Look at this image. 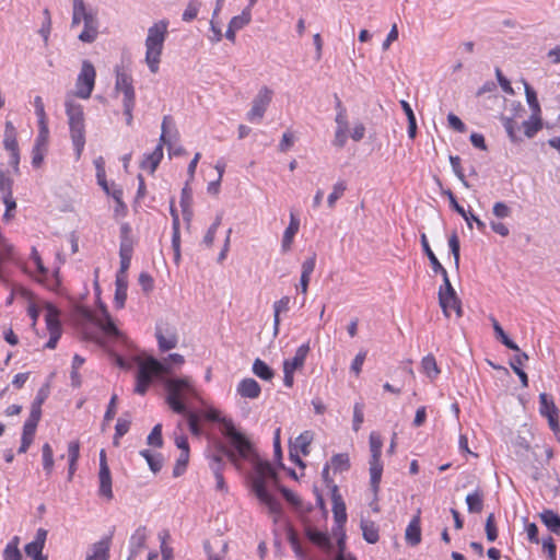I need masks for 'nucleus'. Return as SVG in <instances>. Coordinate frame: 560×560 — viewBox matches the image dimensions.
I'll return each instance as SVG.
<instances>
[{"label":"nucleus","mask_w":560,"mask_h":560,"mask_svg":"<svg viewBox=\"0 0 560 560\" xmlns=\"http://www.w3.org/2000/svg\"><path fill=\"white\" fill-rule=\"evenodd\" d=\"M164 387L167 392L166 402L170 408L187 418L189 430L194 435L201 434L199 417L197 413L188 411L184 401L188 396L197 397L191 380L189 377L167 378L164 381Z\"/></svg>","instance_id":"f257e3e1"},{"label":"nucleus","mask_w":560,"mask_h":560,"mask_svg":"<svg viewBox=\"0 0 560 560\" xmlns=\"http://www.w3.org/2000/svg\"><path fill=\"white\" fill-rule=\"evenodd\" d=\"M184 357L178 353L170 354L164 362L153 357H148L144 360L138 358L137 384L135 387V393L144 395L153 378H159L164 383V381L168 378L167 375L172 373L170 362L180 365L184 363Z\"/></svg>","instance_id":"f03ea898"},{"label":"nucleus","mask_w":560,"mask_h":560,"mask_svg":"<svg viewBox=\"0 0 560 560\" xmlns=\"http://www.w3.org/2000/svg\"><path fill=\"white\" fill-rule=\"evenodd\" d=\"M257 476L253 479V490L261 503H264L269 512L279 516L281 514V504L267 490V480L277 481L278 474L268 462H259L256 465Z\"/></svg>","instance_id":"7ed1b4c3"},{"label":"nucleus","mask_w":560,"mask_h":560,"mask_svg":"<svg viewBox=\"0 0 560 560\" xmlns=\"http://www.w3.org/2000/svg\"><path fill=\"white\" fill-rule=\"evenodd\" d=\"M66 115L70 129V137L75 150L77 159H80L85 145V124L83 106L74 101L72 94H67L65 100Z\"/></svg>","instance_id":"20e7f679"},{"label":"nucleus","mask_w":560,"mask_h":560,"mask_svg":"<svg viewBox=\"0 0 560 560\" xmlns=\"http://www.w3.org/2000/svg\"><path fill=\"white\" fill-rule=\"evenodd\" d=\"M167 26L168 22L162 20L154 23L148 30V36L145 38V63L152 73L159 71L164 42L167 36Z\"/></svg>","instance_id":"39448f33"},{"label":"nucleus","mask_w":560,"mask_h":560,"mask_svg":"<svg viewBox=\"0 0 560 560\" xmlns=\"http://www.w3.org/2000/svg\"><path fill=\"white\" fill-rule=\"evenodd\" d=\"M383 441L380 434L372 432L370 434V451H371V459H370V486L374 494L376 495L380 489V482L383 472V465L381 463Z\"/></svg>","instance_id":"423d86ee"},{"label":"nucleus","mask_w":560,"mask_h":560,"mask_svg":"<svg viewBox=\"0 0 560 560\" xmlns=\"http://www.w3.org/2000/svg\"><path fill=\"white\" fill-rule=\"evenodd\" d=\"M95 77L96 72L94 66L90 61L84 60L75 82V91L71 93L73 97L77 96L79 98L88 100L93 92Z\"/></svg>","instance_id":"0eeeda50"},{"label":"nucleus","mask_w":560,"mask_h":560,"mask_svg":"<svg viewBox=\"0 0 560 560\" xmlns=\"http://www.w3.org/2000/svg\"><path fill=\"white\" fill-rule=\"evenodd\" d=\"M223 435L230 440L233 447L237 451L238 455L246 458L250 452L252 445L247 438L238 432L231 419L222 420Z\"/></svg>","instance_id":"6e6552de"},{"label":"nucleus","mask_w":560,"mask_h":560,"mask_svg":"<svg viewBox=\"0 0 560 560\" xmlns=\"http://www.w3.org/2000/svg\"><path fill=\"white\" fill-rule=\"evenodd\" d=\"M272 90L268 86H262L257 95L254 97L252 103V108L247 113V119L252 122H260L264 118V115L271 103L272 100Z\"/></svg>","instance_id":"1a4fd4ad"},{"label":"nucleus","mask_w":560,"mask_h":560,"mask_svg":"<svg viewBox=\"0 0 560 560\" xmlns=\"http://www.w3.org/2000/svg\"><path fill=\"white\" fill-rule=\"evenodd\" d=\"M155 337L159 349L163 352L176 348L178 343V332L174 325L168 323H158L155 326Z\"/></svg>","instance_id":"9d476101"},{"label":"nucleus","mask_w":560,"mask_h":560,"mask_svg":"<svg viewBox=\"0 0 560 560\" xmlns=\"http://www.w3.org/2000/svg\"><path fill=\"white\" fill-rule=\"evenodd\" d=\"M441 275L443 277V285H441L439 289V304L443 311V314L448 317L451 304L458 301L459 298L457 296V293L450 281L447 271Z\"/></svg>","instance_id":"9b49d317"},{"label":"nucleus","mask_w":560,"mask_h":560,"mask_svg":"<svg viewBox=\"0 0 560 560\" xmlns=\"http://www.w3.org/2000/svg\"><path fill=\"white\" fill-rule=\"evenodd\" d=\"M84 30L79 34V39L83 43H93L98 35V19L94 10L84 8L83 13Z\"/></svg>","instance_id":"f8f14e48"},{"label":"nucleus","mask_w":560,"mask_h":560,"mask_svg":"<svg viewBox=\"0 0 560 560\" xmlns=\"http://www.w3.org/2000/svg\"><path fill=\"white\" fill-rule=\"evenodd\" d=\"M45 320L49 331V339L46 342L45 348L55 349L61 336V326L58 319V312L55 307L48 306Z\"/></svg>","instance_id":"ddd939ff"},{"label":"nucleus","mask_w":560,"mask_h":560,"mask_svg":"<svg viewBox=\"0 0 560 560\" xmlns=\"http://www.w3.org/2000/svg\"><path fill=\"white\" fill-rule=\"evenodd\" d=\"M116 81H115V92H121L124 95L122 102H131L136 101V94L133 89V80L132 77L121 71L119 67H116Z\"/></svg>","instance_id":"4468645a"},{"label":"nucleus","mask_w":560,"mask_h":560,"mask_svg":"<svg viewBox=\"0 0 560 560\" xmlns=\"http://www.w3.org/2000/svg\"><path fill=\"white\" fill-rule=\"evenodd\" d=\"M47 534L48 532L44 528L37 529L35 539L28 542L24 548L27 557L32 558L33 560H47V557L43 555Z\"/></svg>","instance_id":"2eb2a0df"},{"label":"nucleus","mask_w":560,"mask_h":560,"mask_svg":"<svg viewBox=\"0 0 560 560\" xmlns=\"http://www.w3.org/2000/svg\"><path fill=\"white\" fill-rule=\"evenodd\" d=\"M331 501L335 522L338 526L342 527L347 522L346 503L339 493L337 485L332 486Z\"/></svg>","instance_id":"dca6fc26"},{"label":"nucleus","mask_w":560,"mask_h":560,"mask_svg":"<svg viewBox=\"0 0 560 560\" xmlns=\"http://www.w3.org/2000/svg\"><path fill=\"white\" fill-rule=\"evenodd\" d=\"M304 534L312 544L316 545L317 547L322 548L327 552L331 551L332 542L326 533L320 532L312 527L311 525H305Z\"/></svg>","instance_id":"f3484780"},{"label":"nucleus","mask_w":560,"mask_h":560,"mask_svg":"<svg viewBox=\"0 0 560 560\" xmlns=\"http://www.w3.org/2000/svg\"><path fill=\"white\" fill-rule=\"evenodd\" d=\"M147 528L139 526L130 537V552L127 560H135L145 547Z\"/></svg>","instance_id":"a211bd4d"},{"label":"nucleus","mask_w":560,"mask_h":560,"mask_svg":"<svg viewBox=\"0 0 560 560\" xmlns=\"http://www.w3.org/2000/svg\"><path fill=\"white\" fill-rule=\"evenodd\" d=\"M110 537H105L92 545L91 553L85 560H108L109 559Z\"/></svg>","instance_id":"6ab92c4d"},{"label":"nucleus","mask_w":560,"mask_h":560,"mask_svg":"<svg viewBox=\"0 0 560 560\" xmlns=\"http://www.w3.org/2000/svg\"><path fill=\"white\" fill-rule=\"evenodd\" d=\"M260 385L254 378H244L237 386V393L244 398L255 399L260 395Z\"/></svg>","instance_id":"aec40b11"},{"label":"nucleus","mask_w":560,"mask_h":560,"mask_svg":"<svg viewBox=\"0 0 560 560\" xmlns=\"http://www.w3.org/2000/svg\"><path fill=\"white\" fill-rule=\"evenodd\" d=\"M406 541L410 546H417L421 541L420 516L416 515L408 524L405 533Z\"/></svg>","instance_id":"412c9836"},{"label":"nucleus","mask_w":560,"mask_h":560,"mask_svg":"<svg viewBox=\"0 0 560 560\" xmlns=\"http://www.w3.org/2000/svg\"><path fill=\"white\" fill-rule=\"evenodd\" d=\"M163 158L162 143H159L152 153L147 154L142 160L140 166L143 170H149L151 174H153L159 166L161 160Z\"/></svg>","instance_id":"4be33fe9"},{"label":"nucleus","mask_w":560,"mask_h":560,"mask_svg":"<svg viewBox=\"0 0 560 560\" xmlns=\"http://www.w3.org/2000/svg\"><path fill=\"white\" fill-rule=\"evenodd\" d=\"M300 228V221L291 213L289 226L285 229L282 237L281 247L283 252H288L293 243L294 235L298 233Z\"/></svg>","instance_id":"5701e85b"},{"label":"nucleus","mask_w":560,"mask_h":560,"mask_svg":"<svg viewBox=\"0 0 560 560\" xmlns=\"http://www.w3.org/2000/svg\"><path fill=\"white\" fill-rule=\"evenodd\" d=\"M310 352V345L304 343L300 346L295 352V355L291 360H285L283 362L284 368H289L290 370H299L303 368L307 353Z\"/></svg>","instance_id":"b1692460"},{"label":"nucleus","mask_w":560,"mask_h":560,"mask_svg":"<svg viewBox=\"0 0 560 560\" xmlns=\"http://www.w3.org/2000/svg\"><path fill=\"white\" fill-rule=\"evenodd\" d=\"M517 354L514 357L513 361H511V368L514 373L520 377V381L524 387L528 386V377L527 374L522 370V365L525 361L528 360V354L523 351H516Z\"/></svg>","instance_id":"393cba45"},{"label":"nucleus","mask_w":560,"mask_h":560,"mask_svg":"<svg viewBox=\"0 0 560 560\" xmlns=\"http://www.w3.org/2000/svg\"><path fill=\"white\" fill-rule=\"evenodd\" d=\"M544 525L553 534L560 535V516L552 510H544L539 513Z\"/></svg>","instance_id":"a878e982"},{"label":"nucleus","mask_w":560,"mask_h":560,"mask_svg":"<svg viewBox=\"0 0 560 560\" xmlns=\"http://www.w3.org/2000/svg\"><path fill=\"white\" fill-rule=\"evenodd\" d=\"M116 291L114 303L117 308H122L127 300L128 282L126 276H116Z\"/></svg>","instance_id":"bb28decb"},{"label":"nucleus","mask_w":560,"mask_h":560,"mask_svg":"<svg viewBox=\"0 0 560 560\" xmlns=\"http://www.w3.org/2000/svg\"><path fill=\"white\" fill-rule=\"evenodd\" d=\"M489 319L492 324L497 339H499L510 350L520 351L518 346L509 338L499 322L492 315L489 316Z\"/></svg>","instance_id":"cd10ccee"},{"label":"nucleus","mask_w":560,"mask_h":560,"mask_svg":"<svg viewBox=\"0 0 560 560\" xmlns=\"http://www.w3.org/2000/svg\"><path fill=\"white\" fill-rule=\"evenodd\" d=\"M280 492L284 497V499L299 512L301 513H308L312 511V505L308 504L307 506H304L302 500L290 489L285 487H279Z\"/></svg>","instance_id":"c85d7f7f"},{"label":"nucleus","mask_w":560,"mask_h":560,"mask_svg":"<svg viewBox=\"0 0 560 560\" xmlns=\"http://www.w3.org/2000/svg\"><path fill=\"white\" fill-rule=\"evenodd\" d=\"M290 298L283 296L273 303V336L279 334L280 314L289 310Z\"/></svg>","instance_id":"c756f323"},{"label":"nucleus","mask_w":560,"mask_h":560,"mask_svg":"<svg viewBox=\"0 0 560 560\" xmlns=\"http://www.w3.org/2000/svg\"><path fill=\"white\" fill-rule=\"evenodd\" d=\"M98 478H100V494L107 499H112L113 490H112L110 470L105 469V467H103V469H100Z\"/></svg>","instance_id":"7c9ffc66"},{"label":"nucleus","mask_w":560,"mask_h":560,"mask_svg":"<svg viewBox=\"0 0 560 560\" xmlns=\"http://www.w3.org/2000/svg\"><path fill=\"white\" fill-rule=\"evenodd\" d=\"M361 529H362L363 538L366 542L375 544L378 541V538H380L378 527L374 522L368 521V520H362L361 521Z\"/></svg>","instance_id":"2f4dec72"},{"label":"nucleus","mask_w":560,"mask_h":560,"mask_svg":"<svg viewBox=\"0 0 560 560\" xmlns=\"http://www.w3.org/2000/svg\"><path fill=\"white\" fill-rule=\"evenodd\" d=\"M139 454L147 460L149 468L153 474H156L162 469L163 456L160 453L154 454L149 450H141Z\"/></svg>","instance_id":"473e14b6"},{"label":"nucleus","mask_w":560,"mask_h":560,"mask_svg":"<svg viewBox=\"0 0 560 560\" xmlns=\"http://www.w3.org/2000/svg\"><path fill=\"white\" fill-rule=\"evenodd\" d=\"M421 245H422L423 252L425 253V255L428 256V258L430 260V264H431V267H432L433 271L435 273H443V272H445L446 269L441 265V262L436 258L435 254L431 249L425 234L421 235Z\"/></svg>","instance_id":"72a5a7b5"},{"label":"nucleus","mask_w":560,"mask_h":560,"mask_svg":"<svg viewBox=\"0 0 560 560\" xmlns=\"http://www.w3.org/2000/svg\"><path fill=\"white\" fill-rule=\"evenodd\" d=\"M466 503L469 513H480L483 509V493L477 489L466 495Z\"/></svg>","instance_id":"f704fd0d"},{"label":"nucleus","mask_w":560,"mask_h":560,"mask_svg":"<svg viewBox=\"0 0 560 560\" xmlns=\"http://www.w3.org/2000/svg\"><path fill=\"white\" fill-rule=\"evenodd\" d=\"M253 373L264 381H271L275 376L273 370L260 359L254 361Z\"/></svg>","instance_id":"c9c22d12"},{"label":"nucleus","mask_w":560,"mask_h":560,"mask_svg":"<svg viewBox=\"0 0 560 560\" xmlns=\"http://www.w3.org/2000/svg\"><path fill=\"white\" fill-rule=\"evenodd\" d=\"M539 411L541 416L549 418L551 415L559 413V409L556 406L555 401L549 398L546 393H541L539 395Z\"/></svg>","instance_id":"e433bc0d"},{"label":"nucleus","mask_w":560,"mask_h":560,"mask_svg":"<svg viewBox=\"0 0 560 560\" xmlns=\"http://www.w3.org/2000/svg\"><path fill=\"white\" fill-rule=\"evenodd\" d=\"M222 465H223L222 455H214L212 457L211 469L213 470L214 478L217 481L215 488H217V490L225 491L226 486H225L224 478L221 474Z\"/></svg>","instance_id":"4c0bfd02"},{"label":"nucleus","mask_w":560,"mask_h":560,"mask_svg":"<svg viewBox=\"0 0 560 560\" xmlns=\"http://www.w3.org/2000/svg\"><path fill=\"white\" fill-rule=\"evenodd\" d=\"M287 536H288V541H289L292 550L294 551L295 556L300 560H305L307 555L301 545L298 533L293 528L290 527L288 529Z\"/></svg>","instance_id":"58836bf2"},{"label":"nucleus","mask_w":560,"mask_h":560,"mask_svg":"<svg viewBox=\"0 0 560 560\" xmlns=\"http://www.w3.org/2000/svg\"><path fill=\"white\" fill-rule=\"evenodd\" d=\"M522 126L524 128L525 136L527 138H532L542 128V122L539 115L534 116L533 114L530 119L523 121Z\"/></svg>","instance_id":"ea45409f"},{"label":"nucleus","mask_w":560,"mask_h":560,"mask_svg":"<svg viewBox=\"0 0 560 560\" xmlns=\"http://www.w3.org/2000/svg\"><path fill=\"white\" fill-rule=\"evenodd\" d=\"M330 465V467L334 469V471H346L350 468V460H349V456L348 454L346 453H339V454H335L331 458H330V463H328Z\"/></svg>","instance_id":"a19ab883"},{"label":"nucleus","mask_w":560,"mask_h":560,"mask_svg":"<svg viewBox=\"0 0 560 560\" xmlns=\"http://www.w3.org/2000/svg\"><path fill=\"white\" fill-rule=\"evenodd\" d=\"M443 195L447 196L450 200V205L454 211H456L459 215L464 218L468 228L472 229V223H469L468 212L457 202L456 197L452 192L451 189H445L442 191Z\"/></svg>","instance_id":"79ce46f5"},{"label":"nucleus","mask_w":560,"mask_h":560,"mask_svg":"<svg viewBox=\"0 0 560 560\" xmlns=\"http://www.w3.org/2000/svg\"><path fill=\"white\" fill-rule=\"evenodd\" d=\"M130 424H131L130 417H128V418H125V417L118 418L116 427H115V435H114V441H113L115 446L119 445V439L121 436H124L129 431Z\"/></svg>","instance_id":"37998d69"},{"label":"nucleus","mask_w":560,"mask_h":560,"mask_svg":"<svg viewBox=\"0 0 560 560\" xmlns=\"http://www.w3.org/2000/svg\"><path fill=\"white\" fill-rule=\"evenodd\" d=\"M421 366L423 372L430 378L436 377L438 374L440 373L435 358L432 354H429L422 359Z\"/></svg>","instance_id":"c03bdc74"},{"label":"nucleus","mask_w":560,"mask_h":560,"mask_svg":"<svg viewBox=\"0 0 560 560\" xmlns=\"http://www.w3.org/2000/svg\"><path fill=\"white\" fill-rule=\"evenodd\" d=\"M346 189H347V185L343 180H339L334 185L332 191L328 195V198H327V205L329 208L335 207L336 201L342 197Z\"/></svg>","instance_id":"a18cd8bd"},{"label":"nucleus","mask_w":560,"mask_h":560,"mask_svg":"<svg viewBox=\"0 0 560 560\" xmlns=\"http://www.w3.org/2000/svg\"><path fill=\"white\" fill-rule=\"evenodd\" d=\"M43 453V467L47 475H50L54 469V453L52 448L48 443H45L42 447Z\"/></svg>","instance_id":"49530a36"},{"label":"nucleus","mask_w":560,"mask_h":560,"mask_svg":"<svg viewBox=\"0 0 560 560\" xmlns=\"http://www.w3.org/2000/svg\"><path fill=\"white\" fill-rule=\"evenodd\" d=\"M524 85H525V95H526V101L530 107V109L533 110V114L534 116L536 115H539L540 113V106H539V103H538V100H537V94L536 92L534 91V89L527 84L526 82H524Z\"/></svg>","instance_id":"de8ad7c7"},{"label":"nucleus","mask_w":560,"mask_h":560,"mask_svg":"<svg viewBox=\"0 0 560 560\" xmlns=\"http://www.w3.org/2000/svg\"><path fill=\"white\" fill-rule=\"evenodd\" d=\"M250 20V10L249 8H246L240 15L233 16L229 24L232 26V28H236L238 31L247 25Z\"/></svg>","instance_id":"09e8293b"},{"label":"nucleus","mask_w":560,"mask_h":560,"mask_svg":"<svg viewBox=\"0 0 560 560\" xmlns=\"http://www.w3.org/2000/svg\"><path fill=\"white\" fill-rule=\"evenodd\" d=\"M19 538L15 537L13 542L7 545L3 550V559L4 560H23L22 553L18 548Z\"/></svg>","instance_id":"8fccbe9b"},{"label":"nucleus","mask_w":560,"mask_h":560,"mask_svg":"<svg viewBox=\"0 0 560 560\" xmlns=\"http://www.w3.org/2000/svg\"><path fill=\"white\" fill-rule=\"evenodd\" d=\"M50 394V385L49 383H45L37 392L36 397L32 402V408L42 410V405L48 398Z\"/></svg>","instance_id":"3c124183"},{"label":"nucleus","mask_w":560,"mask_h":560,"mask_svg":"<svg viewBox=\"0 0 560 560\" xmlns=\"http://www.w3.org/2000/svg\"><path fill=\"white\" fill-rule=\"evenodd\" d=\"M95 166H96V178H97L98 185L103 188V190L106 194H109V187L106 182L104 161L102 158H98L97 160H95Z\"/></svg>","instance_id":"603ef678"},{"label":"nucleus","mask_w":560,"mask_h":560,"mask_svg":"<svg viewBox=\"0 0 560 560\" xmlns=\"http://www.w3.org/2000/svg\"><path fill=\"white\" fill-rule=\"evenodd\" d=\"M188 462H189V453H187L186 451L180 452L178 458L176 459L175 466L173 468V476L175 478L180 477L185 472Z\"/></svg>","instance_id":"864d4df0"},{"label":"nucleus","mask_w":560,"mask_h":560,"mask_svg":"<svg viewBox=\"0 0 560 560\" xmlns=\"http://www.w3.org/2000/svg\"><path fill=\"white\" fill-rule=\"evenodd\" d=\"M448 246L451 249V253L454 257V265L455 268H459V252H460V244L459 238L456 232H453L452 235L448 238Z\"/></svg>","instance_id":"5fc2aeb1"},{"label":"nucleus","mask_w":560,"mask_h":560,"mask_svg":"<svg viewBox=\"0 0 560 560\" xmlns=\"http://www.w3.org/2000/svg\"><path fill=\"white\" fill-rule=\"evenodd\" d=\"M147 443L151 446L162 447L163 439H162V424L158 423L153 427L152 431L147 438Z\"/></svg>","instance_id":"6e6d98bb"},{"label":"nucleus","mask_w":560,"mask_h":560,"mask_svg":"<svg viewBox=\"0 0 560 560\" xmlns=\"http://www.w3.org/2000/svg\"><path fill=\"white\" fill-rule=\"evenodd\" d=\"M364 404L362 402H355L353 406V421H352V429L354 432H358L361 428V424L364 421Z\"/></svg>","instance_id":"4d7b16f0"},{"label":"nucleus","mask_w":560,"mask_h":560,"mask_svg":"<svg viewBox=\"0 0 560 560\" xmlns=\"http://www.w3.org/2000/svg\"><path fill=\"white\" fill-rule=\"evenodd\" d=\"M312 442V435L308 431L301 433L294 442V447L300 448L303 455H307L310 453L308 446Z\"/></svg>","instance_id":"13d9d810"},{"label":"nucleus","mask_w":560,"mask_h":560,"mask_svg":"<svg viewBox=\"0 0 560 560\" xmlns=\"http://www.w3.org/2000/svg\"><path fill=\"white\" fill-rule=\"evenodd\" d=\"M486 536L489 541H494L498 538V529L495 525V517L493 513H490L486 520Z\"/></svg>","instance_id":"bf43d9fd"},{"label":"nucleus","mask_w":560,"mask_h":560,"mask_svg":"<svg viewBox=\"0 0 560 560\" xmlns=\"http://www.w3.org/2000/svg\"><path fill=\"white\" fill-rule=\"evenodd\" d=\"M33 104L35 107V114L38 118V125H43V130H44V129H46L47 115L45 112V106H44L42 97L35 96Z\"/></svg>","instance_id":"052dcab7"},{"label":"nucleus","mask_w":560,"mask_h":560,"mask_svg":"<svg viewBox=\"0 0 560 560\" xmlns=\"http://www.w3.org/2000/svg\"><path fill=\"white\" fill-rule=\"evenodd\" d=\"M12 187L13 179L10 176H8V174L2 168H0V191L2 197L12 195Z\"/></svg>","instance_id":"680f3d73"},{"label":"nucleus","mask_w":560,"mask_h":560,"mask_svg":"<svg viewBox=\"0 0 560 560\" xmlns=\"http://www.w3.org/2000/svg\"><path fill=\"white\" fill-rule=\"evenodd\" d=\"M450 163L452 165L453 172L455 173L457 178L460 180V183L465 187L469 188V184L466 180L465 175H464V173L462 171V167H460V158L457 156V155H450Z\"/></svg>","instance_id":"e2e57ef3"},{"label":"nucleus","mask_w":560,"mask_h":560,"mask_svg":"<svg viewBox=\"0 0 560 560\" xmlns=\"http://www.w3.org/2000/svg\"><path fill=\"white\" fill-rule=\"evenodd\" d=\"M542 549L547 552L549 560H557V546L551 536H547L541 540Z\"/></svg>","instance_id":"0e129e2a"},{"label":"nucleus","mask_w":560,"mask_h":560,"mask_svg":"<svg viewBox=\"0 0 560 560\" xmlns=\"http://www.w3.org/2000/svg\"><path fill=\"white\" fill-rule=\"evenodd\" d=\"M493 214L499 219H504L511 215V208L504 202H495L492 208Z\"/></svg>","instance_id":"69168bd1"},{"label":"nucleus","mask_w":560,"mask_h":560,"mask_svg":"<svg viewBox=\"0 0 560 560\" xmlns=\"http://www.w3.org/2000/svg\"><path fill=\"white\" fill-rule=\"evenodd\" d=\"M365 358H366V351L365 350H361L353 359L352 361V364H351V371L355 373V375H359L361 370H362V365L365 361Z\"/></svg>","instance_id":"338daca9"},{"label":"nucleus","mask_w":560,"mask_h":560,"mask_svg":"<svg viewBox=\"0 0 560 560\" xmlns=\"http://www.w3.org/2000/svg\"><path fill=\"white\" fill-rule=\"evenodd\" d=\"M548 419V424L551 431L555 434L556 440L560 444V423H559V413L551 415Z\"/></svg>","instance_id":"774afa93"}]
</instances>
